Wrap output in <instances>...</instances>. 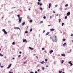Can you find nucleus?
Returning <instances> with one entry per match:
<instances>
[{
    "label": "nucleus",
    "mask_w": 73,
    "mask_h": 73,
    "mask_svg": "<svg viewBox=\"0 0 73 73\" xmlns=\"http://www.w3.org/2000/svg\"><path fill=\"white\" fill-rule=\"evenodd\" d=\"M38 1H41V0H38Z\"/></svg>",
    "instance_id": "obj_61"
},
{
    "label": "nucleus",
    "mask_w": 73,
    "mask_h": 73,
    "mask_svg": "<svg viewBox=\"0 0 73 73\" xmlns=\"http://www.w3.org/2000/svg\"><path fill=\"white\" fill-rule=\"evenodd\" d=\"M40 69H38V70L37 71L38 72H40Z\"/></svg>",
    "instance_id": "obj_42"
},
{
    "label": "nucleus",
    "mask_w": 73,
    "mask_h": 73,
    "mask_svg": "<svg viewBox=\"0 0 73 73\" xmlns=\"http://www.w3.org/2000/svg\"><path fill=\"white\" fill-rule=\"evenodd\" d=\"M53 52V50H52L50 51L49 53H50V54H52V52Z\"/></svg>",
    "instance_id": "obj_8"
},
{
    "label": "nucleus",
    "mask_w": 73,
    "mask_h": 73,
    "mask_svg": "<svg viewBox=\"0 0 73 73\" xmlns=\"http://www.w3.org/2000/svg\"><path fill=\"white\" fill-rule=\"evenodd\" d=\"M66 45V42H65L63 45V46H65V45Z\"/></svg>",
    "instance_id": "obj_14"
},
{
    "label": "nucleus",
    "mask_w": 73,
    "mask_h": 73,
    "mask_svg": "<svg viewBox=\"0 0 73 73\" xmlns=\"http://www.w3.org/2000/svg\"><path fill=\"white\" fill-rule=\"evenodd\" d=\"M46 67H48V65H46Z\"/></svg>",
    "instance_id": "obj_53"
},
{
    "label": "nucleus",
    "mask_w": 73,
    "mask_h": 73,
    "mask_svg": "<svg viewBox=\"0 0 73 73\" xmlns=\"http://www.w3.org/2000/svg\"><path fill=\"white\" fill-rule=\"evenodd\" d=\"M44 52H45V53H47V52H46V50H45Z\"/></svg>",
    "instance_id": "obj_48"
},
{
    "label": "nucleus",
    "mask_w": 73,
    "mask_h": 73,
    "mask_svg": "<svg viewBox=\"0 0 73 73\" xmlns=\"http://www.w3.org/2000/svg\"><path fill=\"white\" fill-rule=\"evenodd\" d=\"M41 10V11H42V8L41 7H40L39 8Z\"/></svg>",
    "instance_id": "obj_26"
},
{
    "label": "nucleus",
    "mask_w": 73,
    "mask_h": 73,
    "mask_svg": "<svg viewBox=\"0 0 73 73\" xmlns=\"http://www.w3.org/2000/svg\"><path fill=\"white\" fill-rule=\"evenodd\" d=\"M30 73H34V72H30Z\"/></svg>",
    "instance_id": "obj_54"
},
{
    "label": "nucleus",
    "mask_w": 73,
    "mask_h": 73,
    "mask_svg": "<svg viewBox=\"0 0 73 73\" xmlns=\"http://www.w3.org/2000/svg\"><path fill=\"white\" fill-rule=\"evenodd\" d=\"M67 17H67V16H66L65 17V19H67Z\"/></svg>",
    "instance_id": "obj_27"
},
{
    "label": "nucleus",
    "mask_w": 73,
    "mask_h": 73,
    "mask_svg": "<svg viewBox=\"0 0 73 73\" xmlns=\"http://www.w3.org/2000/svg\"><path fill=\"white\" fill-rule=\"evenodd\" d=\"M62 71H60V70L59 71V73H62Z\"/></svg>",
    "instance_id": "obj_25"
},
{
    "label": "nucleus",
    "mask_w": 73,
    "mask_h": 73,
    "mask_svg": "<svg viewBox=\"0 0 73 73\" xmlns=\"http://www.w3.org/2000/svg\"><path fill=\"white\" fill-rule=\"evenodd\" d=\"M29 21L30 23H32V21H33L32 20H31Z\"/></svg>",
    "instance_id": "obj_20"
},
{
    "label": "nucleus",
    "mask_w": 73,
    "mask_h": 73,
    "mask_svg": "<svg viewBox=\"0 0 73 73\" xmlns=\"http://www.w3.org/2000/svg\"><path fill=\"white\" fill-rule=\"evenodd\" d=\"M54 37L55 38V40L54 39H52V40L53 42H57V36H54Z\"/></svg>",
    "instance_id": "obj_1"
},
{
    "label": "nucleus",
    "mask_w": 73,
    "mask_h": 73,
    "mask_svg": "<svg viewBox=\"0 0 73 73\" xmlns=\"http://www.w3.org/2000/svg\"><path fill=\"white\" fill-rule=\"evenodd\" d=\"M0 56H4V54H1L0 53Z\"/></svg>",
    "instance_id": "obj_18"
},
{
    "label": "nucleus",
    "mask_w": 73,
    "mask_h": 73,
    "mask_svg": "<svg viewBox=\"0 0 73 73\" xmlns=\"http://www.w3.org/2000/svg\"><path fill=\"white\" fill-rule=\"evenodd\" d=\"M29 18H30V17L29 16L27 17L28 19H29Z\"/></svg>",
    "instance_id": "obj_57"
},
{
    "label": "nucleus",
    "mask_w": 73,
    "mask_h": 73,
    "mask_svg": "<svg viewBox=\"0 0 73 73\" xmlns=\"http://www.w3.org/2000/svg\"><path fill=\"white\" fill-rule=\"evenodd\" d=\"M70 52H72V50L71 49L70 50V52L69 53H70Z\"/></svg>",
    "instance_id": "obj_43"
},
{
    "label": "nucleus",
    "mask_w": 73,
    "mask_h": 73,
    "mask_svg": "<svg viewBox=\"0 0 73 73\" xmlns=\"http://www.w3.org/2000/svg\"><path fill=\"white\" fill-rule=\"evenodd\" d=\"M22 20V17L19 18V22L20 23L21 22Z\"/></svg>",
    "instance_id": "obj_3"
},
{
    "label": "nucleus",
    "mask_w": 73,
    "mask_h": 73,
    "mask_svg": "<svg viewBox=\"0 0 73 73\" xmlns=\"http://www.w3.org/2000/svg\"><path fill=\"white\" fill-rule=\"evenodd\" d=\"M49 32H48L46 34L45 36H48L49 34Z\"/></svg>",
    "instance_id": "obj_12"
},
{
    "label": "nucleus",
    "mask_w": 73,
    "mask_h": 73,
    "mask_svg": "<svg viewBox=\"0 0 73 73\" xmlns=\"http://www.w3.org/2000/svg\"><path fill=\"white\" fill-rule=\"evenodd\" d=\"M37 4L38 5H39L40 6H41L42 5V3H40L39 2H37Z\"/></svg>",
    "instance_id": "obj_4"
},
{
    "label": "nucleus",
    "mask_w": 73,
    "mask_h": 73,
    "mask_svg": "<svg viewBox=\"0 0 73 73\" xmlns=\"http://www.w3.org/2000/svg\"><path fill=\"white\" fill-rule=\"evenodd\" d=\"M35 73H38L37 72V71H35Z\"/></svg>",
    "instance_id": "obj_60"
},
{
    "label": "nucleus",
    "mask_w": 73,
    "mask_h": 73,
    "mask_svg": "<svg viewBox=\"0 0 73 73\" xmlns=\"http://www.w3.org/2000/svg\"><path fill=\"white\" fill-rule=\"evenodd\" d=\"M20 54H21V52L20 51L19 52Z\"/></svg>",
    "instance_id": "obj_55"
},
{
    "label": "nucleus",
    "mask_w": 73,
    "mask_h": 73,
    "mask_svg": "<svg viewBox=\"0 0 73 73\" xmlns=\"http://www.w3.org/2000/svg\"><path fill=\"white\" fill-rule=\"evenodd\" d=\"M5 59L7 58V56H5Z\"/></svg>",
    "instance_id": "obj_56"
},
{
    "label": "nucleus",
    "mask_w": 73,
    "mask_h": 73,
    "mask_svg": "<svg viewBox=\"0 0 73 73\" xmlns=\"http://www.w3.org/2000/svg\"><path fill=\"white\" fill-rule=\"evenodd\" d=\"M14 29H17V27H14Z\"/></svg>",
    "instance_id": "obj_63"
},
{
    "label": "nucleus",
    "mask_w": 73,
    "mask_h": 73,
    "mask_svg": "<svg viewBox=\"0 0 73 73\" xmlns=\"http://www.w3.org/2000/svg\"><path fill=\"white\" fill-rule=\"evenodd\" d=\"M23 42H28V41H27V40H26V39H25L23 40Z\"/></svg>",
    "instance_id": "obj_6"
},
{
    "label": "nucleus",
    "mask_w": 73,
    "mask_h": 73,
    "mask_svg": "<svg viewBox=\"0 0 73 73\" xmlns=\"http://www.w3.org/2000/svg\"><path fill=\"white\" fill-rule=\"evenodd\" d=\"M24 60H25V59H27V57H25L24 58Z\"/></svg>",
    "instance_id": "obj_33"
},
{
    "label": "nucleus",
    "mask_w": 73,
    "mask_h": 73,
    "mask_svg": "<svg viewBox=\"0 0 73 73\" xmlns=\"http://www.w3.org/2000/svg\"><path fill=\"white\" fill-rule=\"evenodd\" d=\"M60 11H62V6L60 7Z\"/></svg>",
    "instance_id": "obj_13"
},
{
    "label": "nucleus",
    "mask_w": 73,
    "mask_h": 73,
    "mask_svg": "<svg viewBox=\"0 0 73 73\" xmlns=\"http://www.w3.org/2000/svg\"><path fill=\"white\" fill-rule=\"evenodd\" d=\"M70 12H68L67 13L66 16H69V15H70Z\"/></svg>",
    "instance_id": "obj_5"
},
{
    "label": "nucleus",
    "mask_w": 73,
    "mask_h": 73,
    "mask_svg": "<svg viewBox=\"0 0 73 73\" xmlns=\"http://www.w3.org/2000/svg\"><path fill=\"white\" fill-rule=\"evenodd\" d=\"M17 29H19V30H20V29L19 27H17Z\"/></svg>",
    "instance_id": "obj_35"
},
{
    "label": "nucleus",
    "mask_w": 73,
    "mask_h": 73,
    "mask_svg": "<svg viewBox=\"0 0 73 73\" xmlns=\"http://www.w3.org/2000/svg\"><path fill=\"white\" fill-rule=\"evenodd\" d=\"M59 23H60V21H61V19H59Z\"/></svg>",
    "instance_id": "obj_37"
},
{
    "label": "nucleus",
    "mask_w": 73,
    "mask_h": 73,
    "mask_svg": "<svg viewBox=\"0 0 73 73\" xmlns=\"http://www.w3.org/2000/svg\"><path fill=\"white\" fill-rule=\"evenodd\" d=\"M15 58L14 57H13V60H15Z\"/></svg>",
    "instance_id": "obj_58"
},
{
    "label": "nucleus",
    "mask_w": 73,
    "mask_h": 73,
    "mask_svg": "<svg viewBox=\"0 0 73 73\" xmlns=\"http://www.w3.org/2000/svg\"><path fill=\"white\" fill-rule=\"evenodd\" d=\"M21 56V55H20L19 56H18V57H20Z\"/></svg>",
    "instance_id": "obj_45"
},
{
    "label": "nucleus",
    "mask_w": 73,
    "mask_h": 73,
    "mask_svg": "<svg viewBox=\"0 0 73 73\" xmlns=\"http://www.w3.org/2000/svg\"><path fill=\"white\" fill-rule=\"evenodd\" d=\"M53 13H56V12H55V11H53Z\"/></svg>",
    "instance_id": "obj_49"
},
{
    "label": "nucleus",
    "mask_w": 73,
    "mask_h": 73,
    "mask_svg": "<svg viewBox=\"0 0 73 73\" xmlns=\"http://www.w3.org/2000/svg\"><path fill=\"white\" fill-rule=\"evenodd\" d=\"M32 29H31L30 30V32H32Z\"/></svg>",
    "instance_id": "obj_31"
},
{
    "label": "nucleus",
    "mask_w": 73,
    "mask_h": 73,
    "mask_svg": "<svg viewBox=\"0 0 73 73\" xmlns=\"http://www.w3.org/2000/svg\"><path fill=\"white\" fill-rule=\"evenodd\" d=\"M66 40H65V39L64 38L62 39L63 41H65Z\"/></svg>",
    "instance_id": "obj_21"
},
{
    "label": "nucleus",
    "mask_w": 73,
    "mask_h": 73,
    "mask_svg": "<svg viewBox=\"0 0 73 73\" xmlns=\"http://www.w3.org/2000/svg\"><path fill=\"white\" fill-rule=\"evenodd\" d=\"M11 65H12V64H10L9 65V66L11 68Z\"/></svg>",
    "instance_id": "obj_23"
},
{
    "label": "nucleus",
    "mask_w": 73,
    "mask_h": 73,
    "mask_svg": "<svg viewBox=\"0 0 73 73\" xmlns=\"http://www.w3.org/2000/svg\"><path fill=\"white\" fill-rule=\"evenodd\" d=\"M36 57L37 59H38V57L37 56H36Z\"/></svg>",
    "instance_id": "obj_62"
},
{
    "label": "nucleus",
    "mask_w": 73,
    "mask_h": 73,
    "mask_svg": "<svg viewBox=\"0 0 73 73\" xmlns=\"http://www.w3.org/2000/svg\"><path fill=\"white\" fill-rule=\"evenodd\" d=\"M45 61L46 62V61H48V59H45Z\"/></svg>",
    "instance_id": "obj_40"
},
{
    "label": "nucleus",
    "mask_w": 73,
    "mask_h": 73,
    "mask_svg": "<svg viewBox=\"0 0 73 73\" xmlns=\"http://www.w3.org/2000/svg\"><path fill=\"white\" fill-rule=\"evenodd\" d=\"M2 31H3V32H4L5 34H7V33H7V31H5V30L4 29H3L2 30Z\"/></svg>",
    "instance_id": "obj_2"
},
{
    "label": "nucleus",
    "mask_w": 73,
    "mask_h": 73,
    "mask_svg": "<svg viewBox=\"0 0 73 73\" xmlns=\"http://www.w3.org/2000/svg\"><path fill=\"white\" fill-rule=\"evenodd\" d=\"M56 16H58V14H57Z\"/></svg>",
    "instance_id": "obj_64"
},
{
    "label": "nucleus",
    "mask_w": 73,
    "mask_h": 73,
    "mask_svg": "<svg viewBox=\"0 0 73 73\" xmlns=\"http://www.w3.org/2000/svg\"><path fill=\"white\" fill-rule=\"evenodd\" d=\"M45 32V30L43 31V33H44Z\"/></svg>",
    "instance_id": "obj_51"
},
{
    "label": "nucleus",
    "mask_w": 73,
    "mask_h": 73,
    "mask_svg": "<svg viewBox=\"0 0 73 73\" xmlns=\"http://www.w3.org/2000/svg\"><path fill=\"white\" fill-rule=\"evenodd\" d=\"M70 64V66H72V65H73V64H72V63Z\"/></svg>",
    "instance_id": "obj_38"
},
{
    "label": "nucleus",
    "mask_w": 73,
    "mask_h": 73,
    "mask_svg": "<svg viewBox=\"0 0 73 73\" xmlns=\"http://www.w3.org/2000/svg\"><path fill=\"white\" fill-rule=\"evenodd\" d=\"M17 17H19V18H20L21 17H20V15H17Z\"/></svg>",
    "instance_id": "obj_22"
},
{
    "label": "nucleus",
    "mask_w": 73,
    "mask_h": 73,
    "mask_svg": "<svg viewBox=\"0 0 73 73\" xmlns=\"http://www.w3.org/2000/svg\"><path fill=\"white\" fill-rule=\"evenodd\" d=\"M27 60H26L24 62H23L24 64H25L27 63Z\"/></svg>",
    "instance_id": "obj_17"
},
{
    "label": "nucleus",
    "mask_w": 73,
    "mask_h": 73,
    "mask_svg": "<svg viewBox=\"0 0 73 73\" xmlns=\"http://www.w3.org/2000/svg\"><path fill=\"white\" fill-rule=\"evenodd\" d=\"M61 56H64V57H65V54H61Z\"/></svg>",
    "instance_id": "obj_16"
},
{
    "label": "nucleus",
    "mask_w": 73,
    "mask_h": 73,
    "mask_svg": "<svg viewBox=\"0 0 73 73\" xmlns=\"http://www.w3.org/2000/svg\"><path fill=\"white\" fill-rule=\"evenodd\" d=\"M1 68H3L4 67V66H1Z\"/></svg>",
    "instance_id": "obj_50"
},
{
    "label": "nucleus",
    "mask_w": 73,
    "mask_h": 73,
    "mask_svg": "<svg viewBox=\"0 0 73 73\" xmlns=\"http://www.w3.org/2000/svg\"><path fill=\"white\" fill-rule=\"evenodd\" d=\"M39 64H38L37 66H36V67H38V66H39Z\"/></svg>",
    "instance_id": "obj_41"
},
{
    "label": "nucleus",
    "mask_w": 73,
    "mask_h": 73,
    "mask_svg": "<svg viewBox=\"0 0 73 73\" xmlns=\"http://www.w3.org/2000/svg\"><path fill=\"white\" fill-rule=\"evenodd\" d=\"M26 29H28V26H27L26 27Z\"/></svg>",
    "instance_id": "obj_39"
},
{
    "label": "nucleus",
    "mask_w": 73,
    "mask_h": 73,
    "mask_svg": "<svg viewBox=\"0 0 73 73\" xmlns=\"http://www.w3.org/2000/svg\"><path fill=\"white\" fill-rule=\"evenodd\" d=\"M40 23H43V21H41L40 22Z\"/></svg>",
    "instance_id": "obj_46"
},
{
    "label": "nucleus",
    "mask_w": 73,
    "mask_h": 73,
    "mask_svg": "<svg viewBox=\"0 0 73 73\" xmlns=\"http://www.w3.org/2000/svg\"><path fill=\"white\" fill-rule=\"evenodd\" d=\"M71 63H72V62L71 61H70L68 62V64H71Z\"/></svg>",
    "instance_id": "obj_32"
},
{
    "label": "nucleus",
    "mask_w": 73,
    "mask_h": 73,
    "mask_svg": "<svg viewBox=\"0 0 73 73\" xmlns=\"http://www.w3.org/2000/svg\"><path fill=\"white\" fill-rule=\"evenodd\" d=\"M29 49H31V50H33V49H34L33 48H31V47H29Z\"/></svg>",
    "instance_id": "obj_9"
},
{
    "label": "nucleus",
    "mask_w": 73,
    "mask_h": 73,
    "mask_svg": "<svg viewBox=\"0 0 73 73\" xmlns=\"http://www.w3.org/2000/svg\"><path fill=\"white\" fill-rule=\"evenodd\" d=\"M42 50H44V48H42Z\"/></svg>",
    "instance_id": "obj_52"
},
{
    "label": "nucleus",
    "mask_w": 73,
    "mask_h": 73,
    "mask_svg": "<svg viewBox=\"0 0 73 73\" xmlns=\"http://www.w3.org/2000/svg\"><path fill=\"white\" fill-rule=\"evenodd\" d=\"M54 30H55V29H50V31H54Z\"/></svg>",
    "instance_id": "obj_10"
},
{
    "label": "nucleus",
    "mask_w": 73,
    "mask_h": 73,
    "mask_svg": "<svg viewBox=\"0 0 73 73\" xmlns=\"http://www.w3.org/2000/svg\"><path fill=\"white\" fill-rule=\"evenodd\" d=\"M43 19H46V17H45V16H44L43 17Z\"/></svg>",
    "instance_id": "obj_34"
},
{
    "label": "nucleus",
    "mask_w": 73,
    "mask_h": 73,
    "mask_svg": "<svg viewBox=\"0 0 73 73\" xmlns=\"http://www.w3.org/2000/svg\"><path fill=\"white\" fill-rule=\"evenodd\" d=\"M44 69H45V68H44V67H43L42 68V70H44Z\"/></svg>",
    "instance_id": "obj_36"
},
{
    "label": "nucleus",
    "mask_w": 73,
    "mask_h": 73,
    "mask_svg": "<svg viewBox=\"0 0 73 73\" xmlns=\"http://www.w3.org/2000/svg\"><path fill=\"white\" fill-rule=\"evenodd\" d=\"M44 62H45L44 61H42V62H40V64H44Z\"/></svg>",
    "instance_id": "obj_11"
},
{
    "label": "nucleus",
    "mask_w": 73,
    "mask_h": 73,
    "mask_svg": "<svg viewBox=\"0 0 73 73\" xmlns=\"http://www.w3.org/2000/svg\"><path fill=\"white\" fill-rule=\"evenodd\" d=\"M51 7V3H50L48 5V8H50Z\"/></svg>",
    "instance_id": "obj_7"
},
{
    "label": "nucleus",
    "mask_w": 73,
    "mask_h": 73,
    "mask_svg": "<svg viewBox=\"0 0 73 73\" xmlns=\"http://www.w3.org/2000/svg\"><path fill=\"white\" fill-rule=\"evenodd\" d=\"M12 44L13 45H15V42H13V43H12Z\"/></svg>",
    "instance_id": "obj_24"
},
{
    "label": "nucleus",
    "mask_w": 73,
    "mask_h": 73,
    "mask_svg": "<svg viewBox=\"0 0 73 73\" xmlns=\"http://www.w3.org/2000/svg\"><path fill=\"white\" fill-rule=\"evenodd\" d=\"M68 4H66L65 5V7H68Z\"/></svg>",
    "instance_id": "obj_29"
},
{
    "label": "nucleus",
    "mask_w": 73,
    "mask_h": 73,
    "mask_svg": "<svg viewBox=\"0 0 73 73\" xmlns=\"http://www.w3.org/2000/svg\"><path fill=\"white\" fill-rule=\"evenodd\" d=\"M28 33V31H25V33Z\"/></svg>",
    "instance_id": "obj_19"
},
{
    "label": "nucleus",
    "mask_w": 73,
    "mask_h": 73,
    "mask_svg": "<svg viewBox=\"0 0 73 73\" xmlns=\"http://www.w3.org/2000/svg\"><path fill=\"white\" fill-rule=\"evenodd\" d=\"M50 19H52V16H50Z\"/></svg>",
    "instance_id": "obj_59"
},
{
    "label": "nucleus",
    "mask_w": 73,
    "mask_h": 73,
    "mask_svg": "<svg viewBox=\"0 0 73 73\" xmlns=\"http://www.w3.org/2000/svg\"><path fill=\"white\" fill-rule=\"evenodd\" d=\"M65 24L64 23H62V26H63V25H64Z\"/></svg>",
    "instance_id": "obj_30"
},
{
    "label": "nucleus",
    "mask_w": 73,
    "mask_h": 73,
    "mask_svg": "<svg viewBox=\"0 0 73 73\" xmlns=\"http://www.w3.org/2000/svg\"><path fill=\"white\" fill-rule=\"evenodd\" d=\"M25 22H23L22 24V25H25Z\"/></svg>",
    "instance_id": "obj_15"
},
{
    "label": "nucleus",
    "mask_w": 73,
    "mask_h": 73,
    "mask_svg": "<svg viewBox=\"0 0 73 73\" xmlns=\"http://www.w3.org/2000/svg\"><path fill=\"white\" fill-rule=\"evenodd\" d=\"M57 6H58L57 5H55V7H57Z\"/></svg>",
    "instance_id": "obj_44"
},
{
    "label": "nucleus",
    "mask_w": 73,
    "mask_h": 73,
    "mask_svg": "<svg viewBox=\"0 0 73 73\" xmlns=\"http://www.w3.org/2000/svg\"><path fill=\"white\" fill-rule=\"evenodd\" d=\"M63 63H64V60H62L61 64H63Z\"/></svg>",
    "instance_id": "obj_28"
},
{
    "label": "nucleus",
    "mask_w": 73,
    "mask_h": 73,
    "mask_svg": "<svg viewBox=\"0 0 73 73\" xmlns=\"http://www.w3.org/2000/svg\"><path fill=\"white\" fill-rule=\"evenodd\" d=\"M9 73H13V72H11V71L9 72Z\"/></svg>",
    "instance_id": "obj_47"
}]
</instances>
